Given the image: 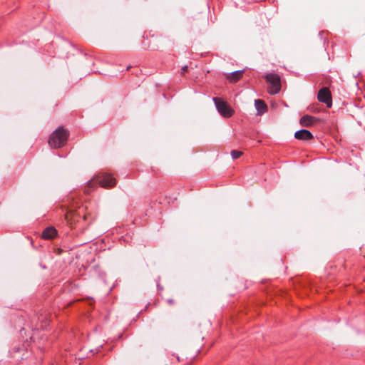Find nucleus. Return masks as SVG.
I'll list each match as a JSON object with an SVG mask.
<instances>
[{
	"label": "nucleus",
	"instance_id": "nucleus-1",
	"mask_svg": "<svg viewBox=\"0 0 365 365\" xmlns=\"http://www.w3.org/2000/svg\"><path fill=\"white\" fill-rule=\"evenodd\" d=\"M68 137L69 131L63 126H60L51 134L48 145L51 148H60L66 144Z\"/></svg>",
	"mask_w": 365,
	"mask_h": 365
},
{
	"label": "nucleus",
	"instance_id": "nucleus-2",
	"mask_svg": "<svg viewBox=\"0 0 365 365\" xmlns=\"http://www.w3.org/2000/svg\"><path fill=\"white\" fill-rule=\"evenodd\" d=\"M263 77L269 85L267 91L269 94L274 95L279 93L282 86L281 78L278 74L269 73H266Z\"/></svg>",
	"mask_w": 365,
	"mask_h": 365
},
{
	"label": "nucleus",
	"instance_id": "nucleus-3",
	"mask_svg": "<svg viewBox=\"0 0 365 365\" xmlns=\"http://www.w3.org/2000/svg\"><path fill=\"white\" fill-rule=\"evenodd\" d=\"M216 108L220 114L225 118H230L234 114L233 109L223 99L217 97L213 98Z\"/></svg>",
	"mask_w": 365,
	"mask_h": 365
},
{
	"label": "nucleus",
	"instance_id": "nucleus-4",
	"mask_svg": "<svg viewBox=\"0 0 365 365\" xmlns=\"http://www.w3.org/2000/svg\"><path fill=\"white\" fill-rule=\"evenodd\" d=\"M96 178L98 186L106 189L115 187L117 182L116 179L114 178L110 174L108 173L99 174L96 177Z\"/></svg>",
	"mask_w": 365,
	"mask_h": 365
},
{
	"label": "nucleus",
	"instance_id": "nucleus-5",
	"mask_svg": "<svg viewBox=\"0 0 365 365\" xmlns=\"http://www.w3.org/2000/svg\"><path fill=\"white\" fill-rule=\"evenodd\" d=\"M317 99L319 102L325 103L328 108L332 106L331 94L327 87H323L319 91Z\"/></svg>",
	"mask_w": 365,
	"mask_h": 365
},
{
	"label": "nucleus",
	"instance_id": "nucleus-6",
	"mask_svg": "<svg viewBox=\"0 0 365 365\" xmlns=\"http://www.w3.org/2000/svg\"><path fill=\"white\" fill-rule=\"evenodd\" d=\"M294 137L297 140H309L314 138V136L311 133V132L306 129H302L300 130L297 131L294 133Z\"/></svg>",
	"mask_w": 365,
	"mask_h": 365
},
{
	"label": "nucleus",
	"instance_id": "nucleus-7",
	"mask_svg": "<svg viewBox=\"0 0 365 365\" xmlns=\"http://www.w3.org/2000/svg\"><path fill=\"white\" fill-rule=\"evenodd\" d=\"M319 120L314 116L304 115L300 118L299 123L302 126L309 127Z\"/></svg>",
	"mask_w": 365,
	"mask_h": 365
},
{
	"label": "nucleus",
	"instance_id": "nucleus-8",
	"mask_svg": "<svg viewBox=\"0 0 365 365\" xmlns=\"http://www.w3.org/2000/svg\"><path fill=\"white\" fill-rule=\"evenodd\" d=\"M80 217V211L69 210L65 215V219L71 226L78 220Z\"/></svg>",
	"mask_w": 365,
	"mask_h": 365
},
{
	"label": "nucleus",
	"instance_id": "nucleus-9",
	"mask_svg": "<svg viewBox=\"0 0 365 365\" xmlns=\"http://www.w3.org/2000/svg\"><path fill=\"white\" fill-rule=\"evenodd\" d=\"M244 71H236L230 73H227L225 75L226 79L229 81L230 83H234L240 81L243 76Z\"/></svg>",
	"mask_w": 365,
	"mask_h": 365
},
{
	"label": "nucleus",
	"instance_id": "nucleus-10",
	"mask_svg": "<svg viewBox=\"0 0 365 365\" xmlns=\"http://www.w3.org/2000/svg\"><path fill=\"white\" fill-rule=\"evenodd\" d=\"M57 236V230L53 227H46L42 232L41 237L44 240H53Z\"/></svg>",
	"mask_w": 365,
	"mask_h": 365
},
{
	"label": "nucleus",
	"instance_id": "nucleus-11",
	"mask_svg": "<svg viewBox=\"0 0 365 365\" xmlns=\"http://www.w3.org/2000/svg\"><path fill=\"white\" fill-rule=\"evenodd\" d=\"M255 106L257 110V115H261L267 111V106L264 101L257 99L255 101Z\"/></svg>",
	"mask_w": 365,
	"mask_h": 365
},
{
	"label": "nucleus",
	"instance_id": "nucleus-12",
	"mask_svg": "<svg viewBox=\"0 0 365 365\" xmlns=\"http://www.w3.org/2000/svg\"><path fill=\"white\" fill-rule=\"evenodd\" d=\"M87 185L89 186L93 190L95 189H96L98 187V182H97L96 177L93 179H92L91 180H90L88 182Z\"/></svg>",
	"mask_w": 365,
	"mask_h": 365
},
{
	"label": "nucleus",
	"instance_id": "nucleus-13",
	"mask_svg": "<svg viewBox=\"0 0 365 365\" xmlns=\"http://www.w3.org/2000/svg\"><path fill=\"white\" fill-rule=\"evenodd\" d=\"M242 154H243V153L242 151L236 150H233L231 152V155L233 159H237V158H240L242 155Z\"/></svg>",
	"mask_w": 365,
	"mask_h": 365
},
{
	"label": "nucleus",
	"instance_id": "nucleus-14",
	"mask_svg": "<svg viewBox=\"0 0 365 365\" xmlns=\"http://www.w3.org/2000/svg\"><path fill=\"white\" fill-rule=\"evenodd\" d=\"M93 190L91 189L89 186L86 185V186L84 188V192L87 195L90 194L91 192H93Z\"/></svg>",
	"mask_w": 365,
	"mask_h": 365
},
{
	"label": "nucleus",
	"instance_id": "nucleus-15",
	"mask_svg": "<svg viewBox=\"0 0 365 365\" xmlns=\"http://www.w3.org/2000/svg\"><path fill=\"white\" fill-rule=\"evenodd\" d=\"M188 68L187 66H185L181 69V75L185 76V74L187 72Z\"/></svg>",
	"mask_w": 365,
	"mask_h": 365
},
{
	"label": "nucleus",
	"instance_id": "nucleus-16",
	"mask_svg": "<svg viewBox=\"0 0 365 365\" xmlns=\"http://www.w3.org/2000/svg\"><path fill=\"white\" fill-rule=\"evenodd\" d=\"M143 46H144V48L148 49L150 48V43L148 42V43H145L144 41L142 42Z\"/></svg>",
	"mask_w": 365,
	"mask_h": 365
},
{
	"label": "nucleus",
	"instance_id": "nucleus-17",
	"mask_svg": "<svg viewBox=\"0 0 365 365\" xmlns=\"http://www.w3.org/2000/svg\"><path fill=\"white\" fill-rule=\"evenodd\" d=\"M168 302L170 304H174V300L170 299H168Z\"/></svg>",
	"mask_w": 365,
	"mask_h": 365
},
{
	"label": "nucleus",
	"instance_id": "nucleus-18",
	"mask_svg": "<svg viewBox=\"0 0 365 365\" xmlns=\"http://www.w3.org/2000/svg\"><path fill=\"white\" fill-rule=\"evenodd\" d=\"M87 217H88V215H83V219H84V220H86L87 219Z\"/></svg>",
	"mask_w": 365,
	"mask_h": 365
},
{
	"label": "nucleus",
	"instance_id": "nucleus-19",
	"mask_svg": "<svg viewBox=\"0 0 365 365\" xmlns=\"http://www.w3.org/2000/svg\"><path fill=\"white\" fill-rule=\"evenodd\" d=\"M143 38H144V39H146V40H148V36H146V37H145V36H143Z\"/></svg>",
	"mask_w": 365,
	"mask_h": 365
}]
</instances>
